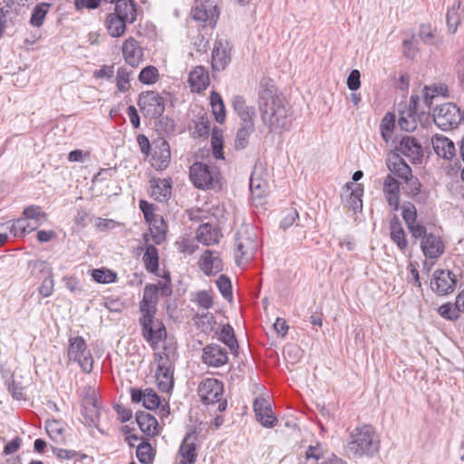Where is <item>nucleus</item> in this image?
<instances>
[{"instance_id": "nucleus-9", "label": "nucleus", "mask_w": 464, "mask_h": 464, "mask_svg": "<svg viewBox=\"0 0 464 464\" xmlns=\"http://www.w3.org/2000/svg\"><path fill=\"white\" fill-rule=\"evenodd\" d=\"M458 280L453 272L437 269L433 272L430 288L438 295H449L454 292Z\"/></svg>"}, {"instance_id": "nucleus-35", "label": "nucleus", "mask_w": 464, "mask_h": 464, "mask_svg": "<svg viewBox=\"0 0 464 464\" xmlns=\"http://www.w3.org/2000/svg\"><path fill=\"white\" fill-rule=\"evenodd\" d=\"M52 4L47 2H42L37 4L32 10L29 24L33 27L39 28L44 23L47 14L52 8Z\"/></svg>"}, {"instance_id": "nucleus-53", "label": "nucleus", "mask_w": 464, "mask_h": 464, "mask_svg": "<svg viewBox=\"0 0 464 464\" xmlns=\"http://www.w3.org/2000/svg\"><path fill=\"white\" fill-rule=\"evenodd\" d=\"M216 252L212 250H205L203 255L201 256L199 259V266L201 270L204 272L207 276L213 275V261H214V256Z\"/></svg>"}, {"instance_id": "nucleus-48", "label": "nucleus", "mask_w": 464, "mask_h": 464, "mask_svg": "<svg viewBox=\"0 0 464 464\" xmlns=\"http://www.w3.org/2000/svg\"><path fill=\"white\" fill-rule=\"evenodd\" d=\"M194 320L198 327L202 329L203 332H211L214 329V325L216 324L215 316L210 313L206 314H197L194 316Z\"/></svg>"}, {"instance_id": "nucleus-33", "label": "nucleus", "mask_w": 464, "mask_h": 464, "mask_svg": "<svg viewBox=\"0 0 464 464\" xmlns=\"http://www.w3.org/2000/svg\"><path fill=\"white\" fill-rule=\"evenodd\" d=\"M170 155L169 145L163 140L154 151L153 159L156 160V169H165L168 168L170 162Z\"/></svg>"}, {"instance_id": "nucleus-17", "label": "nucleus", "mask_w": 464, "mask_h": 464, "mask_svg": "<svg viewBox=\"0 0 464 464\" xmlns=\"http://www.w3.org/2000/svg\"><path fill=\"white\" fill-rule=\"evenodd\" d=\"M150 196L160 202L168 201L171 197L172 180L169 179H156L150 180Z\"/></svg>"}, {"instance_id": "nucleus-39", "label": "nucleus", "mask_w": 464, "mask_h": 464, "mask_svg": "<svg viewBox=\"0 0 464 464\" xmlns=\"http://www.w3.org/2000/svg\"><path fill=\"white\" fill-rule=\"evenodd\" d=\"M353 186V183L346 184L347 189H351L350 197L348 199L349 207L356 212L358 210H362V197L363 194V188L359 184H357L354 188Z\"/></svg>"}, {"instance_id": "nucleus-3", "label": "nucleus", "mask_w": 464, "mask_h": 464, "mask_svg": "<svg viewBox=\"0 0 464 464\" xmlns=\"http://www.w3.org/2000/svg\"><path fill=\"white\" fill-rule=\"evenodd\" d=\"M380 440L371 425L354 429L348 439L346 450L349 455L372 457L378 452Z\"/></svg>"}, {"instance_id": "nucleus-63", "label": "nucleus", "mask_w": 464, "mask_h": 464, "mask_svg": "<svg viewBox=\"0 0 464 464\" xmlns=\"http://www.w3.org/2000/svg\"><path fill=\"white\" fill-rule=\"evenodd\" d=\"M139 207L143 213L146 222H151V219L158 216L155 214V206L145 199L140 200Z\"/></svg>"}, {"instance_id": "nucleus-61", "label": "nucleus", "mask_w": 464, "mask_h": 464, "mask_svg": "<svg viewBox=\"0 0 464 464\" xmlns=\"http://www.w3.org/2000/svg\"><path fill=\"white\" fill-rule=\"evenodd\" d=\"M266 184L259 179L250 178L249 188L253 197L261 198L266 191Z\"/></svg>"}, {"instance_id": "nucleus-7", "label": "nucleus", "mask_w": 464, "mask_h": 464, "mask_svg": "<svg viewBox=\"0 0 464 464\" xmlns=\"http://www.w3.org/2000/svg\"><path fill=\"white\" fill-rule=\"evenodd\" d=\"M67 355L70 361L76 362L79 364L82 372L90 373L92 371V355L88 350L83 337L76 336L69 339Z\"/></svg>"}, {"instance_id": "nucleus-12", "label": "nucleus", "mask_w": 464, "mask_h": 464, "mask_svg": "<svg viewBox=\"0 0 464 464\" xmlns=\"http://www.w3.org/2000/svg\"><path fill=\"white\" fill-rule=\"evenodd\" d=\"M253 408L256 420L264 428L271 429L277 424L278 420L274 414L271 404L267 399L264 397L256 398Z\"/></svg>"}, {"instance_id": "nucleus-45", "label": "nucleus", "mask_w": 464, "mask_h": 464, "mask_svg": "<svg viewBox=\"0 0 464 464\" xmlns=\"http://www.w3.org/2000/svg\"><path fill=\"white\" fill-rule=\"evenodd\" d=\"M394 126L395 115L392 112L386 113L381 123V134L386 142L390 140Z\"/></svg>"}, {"instance_id": "nucleus-41", "label": "nucleus", "mask_w": 464, "mask_h": 464, "mask_svg": "<svg viewBox=\"0 0 464 464\" xmlns=\"http://www.w3.org/2000/svg\"><path fill=\"white\" fill-rule=\"evenodd\" d=\"M255 130V125H247L242 126L237 130L236 140H235V148L237 150H244L248 145L249 137Z\"/></svg>"}, {"instance_id": "nucleus-25", "label": "nucleus", "mask_w": 464, "mask_h": 464, "mask_svg": "<svg viewBox=\"0 0 464 464\" xmlns=\"http://www.w3.org/2000/svg\"><path fill=\"white\" fill-rule=\"evenodd\" d=\"M114 12L116 15L129 24H133L137 19V8L134 0H116Z\"/></svg>"}, {"instance_id": "nucleus-36", "label": "nucleus", "mask_w": 464, "mask_h": 464, "mask_svg": "<svg viewBox=\"0 0 464 464\" xmlns=\"http://www.w3.org/2000/svg\"><path fill=\"white\" fill-rule=\"evenodd\" d=\"M218 339L226 344L232 353H237L238 343L235 335L233 327L229 324H224L218 333Z\"/></svg>"}, {"instance_id": "nucleus-60", "label": "nucleus", "mask_w": 464, "mask_h": 464, "mask_svg": "<svg viewBox=\"0 0 464 464\" xmlns=\"http://www.w3.org/2000/svg\"><path fill=\"white\" fill-rule=\"evenodd\" d=\"M411 237L416 241L418 239H423L429 233H427L426 227L421 222H415L407 227Z\"/></svg>"}, {"instance_id": "nucleus-59", "label": "nucleus", "mask_w": 464, "mask_h": 464, "mask_svg": "<svg viewBox=\"0 0 464 464\" xmlns=\"http://www.w3.org/2000/svg\"><path fill=\"white\" fill-rule=\"evenodd\" d=\"M7 391L14 400H25L24 387L13 378L6 382Z\"/></svg>"}, {"instance_id": "nucleus-51", "label": "nucleus", "mask_w": 464, "mask_h": 464, "mask_svg": "<svg viewBox=\"0 0 464 464\" xmlns=\"http://www.w3.org/2000/svg\"><path fill=\"white\" fill-rule=\"evenodd\" d=\"M45 430L51 440L54 441H59V439L64 432L63 424L56 420H48L45 425Z\"/></svg>"}, {"instance_id": "nucleus-8", "label": "nucleus", "mask_w": 464, "mask_h": 464, "mask_svg": "<svg viewBox=\"0 0 464 464\" xmlns=\"http://www.w3.org/2000/svg\"><path fill=\"white\" fill-rule=\"evenodd\" d=\"M137 104L143 115L150 119H160L165 111L164 98L155 91L140 92Z\"/></svg>"}, {"instance_id": "nucleus-31", "label": "nucleus", "mask_w": 464, "mask_h": 464, "mask_svg": "<svg viewBox=\"0 0 464 464\" xmlns=\"http://www.w3.org/2000/svg\"><path fill=\"white\" fill-rule=\"evenodd\" d=\"M173 372L174 368H167L165 366H158L156 372V381L160 391L169 392L173 388Z\"/></svg>"}, {"instance_id": "nucleus-64", "label": "nucleus", "mask_w": 464, "mask_h": 464, "mask_svg": "<svg viewBox=\"0 0 464 464\" xmlns=\"http://www.w3.org/2000/svg\"><path fill=\"white\" fill-rule=\"evenodd\" d=\"M163 353H155V360L158 362V366H165L167 368H174V364L171 359L170 353L168 351L169 348L163 346Z\"/></svg>"}, {"instance_id": "nucleus-52", "label": "nucleus", "mask_w": 464, "mask_h": 464, "mask_svg": "<svg viewBox=\"0 0 464 464\" xmlns=\"http://www.w3.org/2000/svg\"><path fill=\"white\" fill-rule=\"evenodd\" d=\"M217 286L222 296L231 301L233 298L232 285L229 277L226 275H220L216 281Z\"/></svg>"}, {"instance_id": "nucleus-56", "label": "nucleus", "mask_w": 464, "mask_h": 464, "mask_svg": "<svg viewBox=\"0 0 464 464\" xmlns=\"http://www.w3.org/2000/svg\"><path fill=\"white\" fill-rule=\"evenodd\" d=\"M147 410L154 411L160 405V398L151 388L146 389L145 399L142 403Z\"/></svg>"}, {"instance_id": "nucleus-37", "label": "nucleus", "mask_w": 464, "mask_h": 464, "mask_svg": "<svg viewBox=\"0 0 464 464\" xmlns=\"http://www.w3.org/2000/svg\"><path fill=\"white\" fill-rule=\"evenodd\" d=\"M210 104L215 120L218 123H223L226 120V108L221 95L213 91L210 93Z\"/></svg>"}, {"instance_id": "nucleus-43", "label": "nucleus", "mask_w": 464, "mask_h": 464, "mask_svg": "<svg viewBox=\"0 0 464 464\" xmlns=\"http://www.w3.org/2000/svg\"><path fill=\"white\" fill-rule=\"evenodd\" d=\"M23 216L26 218L42 225V219H46L47 214L42 210V207L38 205H30L24 208Z\"/></svg>"}, {"instance_id": "nucleus-30", "label": "nucleus", "mask_w": 464, "mask_h": 464, "mask_svg": "<svg viewBox=\"0 0 464 464\" xmlns=\"http://www.w3.org/2000/svg\"><path fill=\"white\" fill-rule=\"evenodd\" d=\"M192 91L199 92L208 86V74L202 66L194 68L188 75Z\"/></svg>"}, {"instance_id": "nucleus-57", "label": "nucleus", "mask_w": 464, "mask_h": 464, "mask_svg": "<svg viewBox=\"0 0 464 464\" xmlns=\"http://www.w3.org/2000/svg\"><path fill=\"white\" fill-rule=\"evenodd\" d=\"M210 130V123L206 115L198 118L194 127V135L197 137H208Z\"/></svg>"}, {"instance_id": "nucleus-29", "label": "nucleus", "mask_w": 464, "mask_h": 464, "mask_svg": "<svg viewBox=\"0 0 464 464\" xmlns=\"http://www.w3.org/2000/svg\"><path fill=\"white\" fill-rule=\"evenodd\" d=\"M389 170L401 179H406L411 175V167L399 154H393L387 164Z\"/></svg>"}, {"instance_id": "nucleus-16", "label": "nucleus", "mask_w": 464, "mask_h": 464, "mask_svg": "<svg viewBox=\"0 0 464 464\" xmlns=\"http://www.w3.org/2000/svg\"><path fill=\"white\" fill-rule=\"evenodd\" d=\"M420 249L426 257L436 259L444 253L445 247L440 237L429 233L425 238L420 240Z\"/></svg>"}, {"instance_id": "nucleus-10", "label": "nucleus", "mask_w": 464, "mask_h": 464, "mask_svg": "<svg viewBox=\"0 0 464 464\" xmlns=\"http://www.w3.org/2000/svg\"><path fill=\"white\" fill-rule=\"evenodd\" d=\"M192 18L202 27H214L219 16V11L214 2L207 0L197 5L191 10Z\"/></svg>"}, {"instance_id": "nucleus-34", "label": "nucleus", "mask_w": 464, "mask_h": 464, "mask_svg": "<svg viewBox=\"0 0 464 464\" xmlns=\"http://www.w3.org/2000/svg\"><path fill=\"white\" fill-rule=\"evenodd\" d=\"M150 225L151 238L156 245L161 244L165 240L167 225L161 216H157L147 222Z\"/></svg>"}, {"instance_id": "nucleus-40", "label": "nucleus", "mask_w": 464, "mask_h": 464, "mask_svg": "<svg viewBox=\"0 0 464 464\" xmlns=\"http://www.w3.org/2000/svg\"><path fill=\"white\" fill-rule=\"evenodd\" d=\"M418 114L411 111H401L399 115L398 124L400 128L407 132L414 131L417 128L416 116Z\"/></svg>"}, {"instance_id": "nucleus-15", "label": "nucleus", "mask_w": 464, "mask_h": 464, "mask_svg": "<svg viewBox=\"0 0 464 464\" xmlns=\"http://www.w3.org/2000/svg\"><path fill=\"white\" fill-rule=\"evenodd\" d=\"M395 150L409 158L413 163L420 162L423 157L422 147L414 137H402Z\"/></svg>"}, {"instance_id": "nucleus-58", "label": "nucleus", "mask_w": 464, "mask_h": 464, "mask_svg": "<svg viewBox=\"0 0 464 464\" xmlns=\"http://www.w3.org/2000/svg\"><path fill=\"white\" fill-rule=\"evenodd\" d=\"M193 301H195L198 306L206 310L211 308L214 304L211 295L206 290L197 292Z\"/></svg>"}, {"instance_id": "nucleus-13", "label": "nucleus", "mask_w": 464, "mask_h": 464, "mask_svg": "<svg viewBox=\"0 0 464 464\" xmlns=\"http://www.w3.org/2000/svg\"><path fill=\"white\" fill-rule=\"evenodd\" d=\"M189 177L195 187L208 189L213 183V174L208 165L203 162H195L189 169Z\"/></svg>"}, {"instance_id": "nucleus-44", "label": "nucleus", "mask_w": 464, "mask_h": 464, "mask_svg": "<svg viewBox=\"0 0 464 464\" xmlns=\"http://www.w3.org/2000/svg\"><path fill=\"white\" fill-rule=\"evenodd\" d=\"M93 280L99 284H110L115 282L116 273L107 268H97L92 272Z\"/></svg>"}, {"instance_id": "nucleus-21", "label": "nucleus", "mask_w": 464, "mask_h": 464, "mask_svg": "<svg viewBox=\"0 0 464 464\" xmlns=\"http://www.w3.org/2000/svg\"><path fill=\"white\" fill-rule=\"evenodd\" d=\"M431 143L435 153L440 158L451 160L456 154L454 142L446 136L435 134Z\"/></svg>"}, {"instance_id": "nucleus-47", "label": "nucleus", "mask_w": 464, "mask_h": 464, "mask_svg": "<svg viewBox=\"0 0 464 464\" xmlns=\"http://www.w3.org/2000/svg\"><path fill=\"white\" fill-rule=\"evenodd\" d=\"M438 313L444 319L456 321L459 317L460 310L457 307L456 304H453L449 302L441 304L438 309Z\"/></svg>"}, {"instance_id": "nucleus-4", "label": "nucleus", "mask_w": 464, "mask_h": 464, "mask_svg": "<svg viewBox=\"0 0 464 464\" xmlns=\"http://www.w3.org/2000/svg\"><path fill=\"white\" fill-rule=\"evenodd\" d=\"M224 384L215 378H207L200 382L198 394L206 405L218 404V411L222 412L227 409V402L223 399Z\"/></svg>"}, {"instance_id": "nucleus-24", "label": "nucleus", "mask_w": 464, "mask_h": 464, "mask_svg": "<svg viewBox=\"0 0 464 464\" xmlns=\"http://www.w3.org/2000/svg\"><path fill=\"white\" fill-rule=\"evenodd\" d=\"M135 419L140 430L147 436L154 437L159 434V423L152 414L139 411L136 412Z\"/></svg>"}, {"instance_id": "nucleus-22", "label": "nucleus", "mask_w": 464, "mask_h": 464, "mask_svg": "<svg viewBox=\"0 0 464 464\" xmlns=\"http://www.w3.org/2000/svg\"><path fill=\"white\" fill-rule=\"evenodd\" d=\"M389 228L391 240L401 251L404 252L408 247V240L401 222L397 215H393L390 219Z\"/></svg>"}, {"instance_id": "nucleus-14", "label": "nucleus", "mask_w": 464, "mask_h": 464, "mask_svg": "<svg viewBox=\"0 0 464 464\" xmlns=\"http://www.w3.org/2000/svg\"><path fill=\"white\" fill-rule=\"evenodd\" d=\"M227 350L217 343L203 348L202 362L210 367H220L227 362Z\"/></svg>"}, {"instance_id": "nucleus-6", "label": "nucleus", "mask_w": 464, "mask_h": 464, "mask_svg": "<svg viewBox=\"0 0 464 464\" xmlns=\"http://www.w3.org/2000/svg\"><path fill=\"white\" fill-rule=\"evenodd\" d=\"M432 118L440 130H449L459 126L464 114L455 103L446 102L434 110Z\"/></svg>"}, {"instance_id": "nucleus-26", "label": "nucleus", "mask_w": 464, "mask_h": 464, "mask_svg": "<svg viewBox=\"0 0 464 464\" xmlns=\"http://www.w3.org/2000/svg\"><path fill=\"white\" fill-rule=\"evenodd\" d=\"M191 438H193L194 440H197L195 431L188 432L185 435L179 450V455L186 459L188 464H195L198 459L196 444L194 441H190Z\"/></svg>"}, {"instance_id": "nucleus-54", "label": "nucleus", "mask_w": 464, "mask_h": 464, "mask_svg": "<svg viewBox=\"0 0 464 464\" xmlns=\"http://www.w3.org/2000/svg\"><path fill=\"white\" fill-rule=\"evenodd\" d=\"M459 7V4L458 5L457 7L455 5L452 6L450 9L448 10L447 16H446L449 31L452 34H454L457 31L458 26L460 23Z\"/></svg>"}, {"instance_id": "nucleus-49", "label": "nucleus", "mask_w": 464, "mask_h": 464, "mask_svg": "<svg viewBox=\"0 0 464 464\" xmlns=\"http://www.w3.org/2000/svg\"><path fill=\"white\" fill-rule=\"evenodd\" d=\"M401 210V216L407 227L418 221L417 209L413 203L410 201L403 202Z\"/></svg>"}, {"instance_id": "nucleus-23", "label": "nucleus", "mask_w": 464, "mask_h": 464, "mask_svg": "<svg viewBox=\"0 0 464 464\" xmlns=\"http://www.w3.org/2000/svg\"><path fill=\"white\" fill-rule=\"evenodd\" d=\"M230 62V51L227 48V43L224 44L221 41L215 44L212 52V68L216 71H221Z\"/></svg>"}, {"instance_id": "nucleus-62", "label": "nucleus", "mask_w": 464, "mask_h": 464, "mask_svg": "<svg viewBox=\"0 0 464 464\" xmlns=\"http://www.w3.org/2000/svg\"><path fill=\"white\" fill-rule=\"evenodd\" d=\"M383 193L384 195L400 193V183L392 174H388L384 179Z\"/></svg>"}, {"instance_id": "nucleus-46", "label": "nucleus", "mask_w": 464, "mask_h": 464, "mask_svg": "<svg viewBox=\"0 0 464 464\" xmlns=\"http://www.w3.org/2000/svg\"><path fill=\"white\" fill-rule=\"evenodd\" d=\"M159 71L155 66L148 65L139 74V81L146 85L155 83L159 80Z\"/></svg>"}, {"instance_id": "nucleus-28", "label": "nucleus", "mask_w": 464, "mask_h": 464, "mask_svg": "<svg viewBox=\"0 0 464 464\" xmlns=\"http://www.w3.org/2000/svg\"><path fill=\"white\" fill-rule=\"evenodd\" d=\"M143 240L147 244L146 251L143 255L142 260L145 268L150 273H156L159 269V252L154 245L148 244L150 241L149 235L144 234Z\"/></svg>"}, {"instance_id": "nucleus-2", "label": "nucleus", "mask_w": 464, "mask_h": 464, "mask_svg": "<svg viewBox=\"0 0 464 464\" xmlns=\"http://www.w3.org/2000/svg\"><path fill=\"white\" fill-rule=\"evenodd\" d=\"M158 285L149 284L144 287L140 304L141 317V335L153 350H157L160 342L167 337V330L162 321L155 319L158 304Z\"/></svg>"}, {"instance_id": "nucleus-1", "label": "nucleus", "mask_w": 464, "mask_h": 464, "mask_svg": "<svg viewBox=\"0 0 464 464\" xmlns=\"http://www.w3.org/2000/svg\"><path fill=\"white\" fill-rule=\"evenodd\" d=\"M257 104L261 119L270 131H281L290 128V110L270 78L263 77L259 82Z\"/></svg>"}, {"instance_id": "nucleus-42", "label": "nucleus", "mask_w": 464, "mask_h": 464, "mask_svg": "<svg viewBox=\"0 0 464 464\" xmlns=\"http://www.w3.org/2000/svg\"><path fill=\"white\" fill-rule=\"evenodd\" d=\"M405 180V187L403 188L404 193L411 197L413 200L419 201V195L420 193L421 184L418 178L411 175Z\"/></svg>"}, {"instance_id": "nucleus-32", "label": "nucleus", "mask_w": 464, "mask_h": 464, "mask_svg": "<svg viewBox=\"0 0 464 464\" xmlns=\"http://www.w3.org/2000/svg\"><path fill=\"white\" fill-rule=\"evenodd\" d=\"M129 24L113 13L107 14L105 19V27L111 37H120L126 31V25Z\"/></svg>"}, {"instance_id": "nucleus-5", "label": "nucleus", "mask_w": 464, "mask_h": 464, "mask_svg": "<svg viewBox=\"0 0 464 464\" xmlns=\"http://www.w3.org/2000/svg\"><path fill=\"white\" fill-rule=\"evenodd\" d=\"M257 249L256 236L249 229L239 231L235 237V259L237 266L247 264Z\"/></svg>"}, {"instance_id": "nucleus-19", "label": "nucleus", "mask_w": 464, "mask_h": 464, "mask_svg": "<svg viewBox=\"0 0 464 464\" xmlns=\"http://www.w3.org/2000/svg\"><path fill=\"white\" fill-rule=\"evenodd\" d=\"M82 414L90 424L96 425L100 420V403L94 391L84 397Z\"/></svg>"}, {"instance_id": "nucleus-38", "label": "nucleus", "mask_w": 464, "mask_h": 464, "mask_svg": "<svg viewBox=\"0 0 464 464\" xmlns=\"http://www.w3.org/2000/svg\"><path fill=\"white\" fill-rule=\"evenodd\" d=\"M156 455L155 450L152 448L151 444L144 440L140 442L136 450V457L139 461L142 464H150L153 462Z\"/></svg>"}, {"instance_id": "nucleus-18", "label": "nucleus", "mask_w": 464, "mask_h": 464, "mask_svg": "<svg viewBox=\"0 0 464 464\" xmlns=\"http://www.w3.org/2000/svg\"><path fill=\"white\" fill-rule=\"evenodd\" d=\"M123 57L131 67H137L142 60L143 52L138 41L129 37L122 44Z\"/></svg>"}, {"instance_id": "nucleus-11", "label": "nucleus", "mask_w": 464, "mask_h": 464, "mask_svg": "<svg viewBox=\"0 0 464 464\" xmlns=\"http://www.w3.org/2000/svg\"><path fill=\"white\" fill-rule=\"evenodd\" d=\"M29 267L32 269V274H34L36 271H38L44 276L41 285L38 288L39 294L43 297L51 296L53 293L54 286L52 267L47 264V262L43 260L30 261Z\"/></svg>"}, {"instance_id": "nucleus-27", "label": "nucleus", "mask_w": 464, "mask_h": 464, "mask_svg": "<svg viewBox=\"0 0 464 464\" xmlns=\"http://www.w3.org/2000/svg\"><path fill=\"white\" fill-rule=\"evenodd\" d=\"M8 223H10V221ZM11 223L10 232L15 237H24L40 227L36 222H33L24 216L12 220Z\"/></svg>"}, {"instance_id": "nucleus-50", "label": "nucleus", "mask_w": 464, "mask_h": 464, "mask_svg": "<svg viewBox=\"0 0 464 464\" xmlns=\"http://www.w3.org/2000/svg\"><path fill=\"white\" fill-rule=\"evenodd\" d=\"M326 451L324 450L323 445L321 443H317L316 445H310L305 451V459L307 461L310 460H324L327 459L329 456H326Z\"/></svg>"}, {"instance_id": "nucleus-20", "label": "nucleus", "mask_w": 464, "mask_h": 464, "mask_svg": "<svg viewBox=\"0 0 464 464\" xmlns=\"http://www.w3.org/2000/svg\"><path fill=\"white\" fill-rule=\"evenodd\" d=\"M197 239L205 246L218 244L222 237L221 231L218 226L210 223H203L197 229Z\"/></svg>"}, {"instance_id": "nucleus-55", "label": "nucleus", "mask_w": 464, "mask_h": 464, "mask_svg": "<svg viewBox=\"0 0 464 464\" xmlns=\"http://www.w3.org/2000/svg\"><path fill=\"white\" fill-rule=\"evenodd\" d=\"M131 72L124 67H120L117 71L116 84L121 92H125L129 89V82Z\"/></svg>"}]
</instances>
